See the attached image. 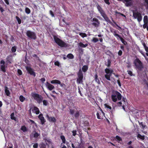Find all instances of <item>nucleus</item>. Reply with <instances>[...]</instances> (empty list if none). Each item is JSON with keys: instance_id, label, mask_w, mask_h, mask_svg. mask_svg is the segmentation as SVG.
<instances>
[{"instance_id": "1", "label": "nucleus", "mask_w": 148, "mask_h": 148, "mask_svg": "<svg viewBox=\"0 0 148 148\" xmlns=\"http://www.w3.org/2000/svg\"><path fill=\"white\" fill-rule=\"evenodd\" d=\"M53 38L55 42L61 47H68V44L58 38L56 36H54Z\"/></svg>"}, {"instance_id": "2", "label": "nucleus", "mask_w": 148, "mask_h": 148, "mask_svg": "<svg viewBox=\"0 0 148 148\" xmlns=\"http://www.w3.org/2000/svg\"><path fill=\"white\" fill-rule=\"evenodd\" d=\"M97 8L101 16L103 17L105 21L111 24L112 23L111 21L101 7L99 5H98L97 6Z\"/></svg>"}, {"instance_id": "3", "label": "nucleus", "mask_w": 148, "mask_h": 148, "mask_svg": "<svg viewBox=\"0 0 148 148\" xmlns=\"http://www.w3.org/2000/svg\"><path fill=\"white\" fill-rule=\"evenodd\" d=\"M112 101L114 102L118 100H120L122 98L121 94L118 91H115L113 92L111 96Z\"/></svg>"}, {"instance_id": "4", "label": "nucleus", "mask_w": 148, "mask_h": 148, "mask_svg": "<svg viewBox=\"0 0 148 148\" xmlns=\"http://www.w3.org/2000/svg\"><path fill=\"white\" fill-rule=\"evenodd\" d=\"M136 68L140 71H142L144 68L143 65L141 61L138 58H136L134 62Z\"/></svg>"}, {"instance_id": "5", "label": "nucleus", "mask_w": 148, "mask_h": 148, "mask_svg": "<svg viewBox=\"0 0 148 148\" xmlns=\"http://www.w3.org/2000/svg\"><path fill=\"white\" fill-rule=\"evenodd\" d=\"M31 95L38 103H40L42 101L43 98L41 95L35 92L32 93Z\"/></svg>"}, {"instance_id": "6", "label": "nucleus", "mask_w": 148, "mask_h": 148, "mask_svg": "<svg viewBox=\"0 0 148 148\" xmlns=\"http://www.w3.org/2000/svg\"><path fill=\"white\" fill-rule=\"evenodd\" d=\"M26 34L28 37L31 39L35 40L36 38V34L34 32L28 30L27 31Z\"/></svg>"}, {"instance_id": "7", "label": "nucleus", "mask_w": 148, "mask_h": 148, "mask_svg": "<svg viewBox=\"0 0 148 148\" xmlns=\"http://www.w3.org/2000/svg\"><path fill=\"white\" fill-rule=\"evenodd\" d=\"M133 16L134 18H137L138 22H140L142 20V16L141 14L138 12H133Z\"/></svg>"}, {"instance_id": "8", "label": "nucleus", "mask_w": 148, "mask_h": 148, "mask_svg": "<svg viewBox=\"0 0 148 148\" xmlns=\"http://www.w3.org/2000/svg\"><path fill=\"white\" fill-rule=\"evenodd\" d=\"M25 68L28 73L34 77L36 76V73L34 72V69L31 66H27L25 67Z\"/></svg>"}, {"instance_id": "9", "label": "nucleus", "mask_w": 148, "mask_h": 148, "mask_svg": "<svg viewBox=\"0 0 148 148\" xmlns=\"http://www.w3.org/2000/svg\"><path fill=\"white\" fill-rule=\"evenodd\" d=\"M92 21L94 22L92 23V25L96 27H99L100 24V22L97 18H93Z\"/></svg>"}, {"instance_id": "10", "label": "nucleus", "mask_w": 148, "mask_h": 148, "mask_svg": "<svg viewBox=\"0 0 148 148\" xmlns=\"http://www.w3.org/2000/svg\"><path fill=\"white\" fill-rule=\"evenodd\" d=\"M0 64H3L2 65H1V71L4 73H5L6 72V68L7 67V65L6 64V65H4L5 64V62L3 60H1L0 61Z\"/></svg>"}, {"instance_id": "11", "label": "nucleus", "mask_w": 148, "mask_h": 148, "mask_svg": "<svg viewBox=\"0 0 148 148\" xmlns=\"http://www.w3.org/2000/svg\"><path fill=\"white\" fill-rule=\"evenodd\" d=\"M12 56L10 55L8 56L6 58V62L7 65L12 63Z\"/></svg>"}, {"instance_id": "12", "label": "nucleus", "mask_w": 148, "mask_h": 148, "mask_svg": "<svg viewBox=\"0 0 148 148\" xmlns=\"http://www.w3.org/2000/svg\"><path fill=\"white\" fill-rule=\"evenodd\" d=\"M46 117L47 118L48 120L50 122L55 123L56 120L55 118L54 117L49 116L48 115H46Z\"/></svg>"}, {"instance_id": "13", "label": "nucleus", "mask_w": 148, "mask_h": 148, "mask_svg": "<svg viewBox=\"0 0 148 148\" xmlns=\"http://www.w3.org/2000/svg\"><path fill=\"white\" fill-rule=\"evenodd\" d=\"M113 70L112 69H110V75L105 74L104 76L106 79L108 81H111L110 77L112 76V74L113 73Z\"/></svg>"}, {"instance_id": "14", "label": "nucleus", "mask_w": 148, "mask_h": 148, "mask_svg": "<svg viewBox=\"0 0 148 148\" xmlns=\"http://www.w3.org/2000/svg\"><path fill=\"white\" fill-rule=\"evenodd\" d=\"M38 118L40 120L41 124L42 125L44 124L46 122V121L44 117L43 116L42 114H40L38 116Z\"/></svg>"}, {"instance_id": "15", "label": "nucleus", "mask_w": 148, "mask_h": 148, "mask_svg": "<svg viewBox=\"0 0 148 148\" xmlns=\"http://www.w3.org/2000/svg\"><path fill=\"white\" fill-rule=\"evenodd\" d=\"M46 86L47 88L50 90H51L55 88V87L53 86L48 82H47Z\"/></svg>"}, {"instance_id": "16", "label": "nucleus", "mask_w": 148, "mask_h": 148, "mask_svg": "<svg viewBox=\"0 0 148 148\" xmlns=\"http://www.w3.org/2000/svg\"><path fill=\"white\" fill-rule=\"evenodd\" d=\"M77 75L78 78H83L84 77L83 74L81 69L79 70L77 73Z\"/></svg>"}, {"instance_id": "17", "label": "nucleus", "mask_w": 148, "mask_h": 148, "mask_svg": "<svg viewBox=\"0 0 148 148\" xmlns=\"http://www.w3.org/2000/svg\"><path fill=\"white\" fill-rule=\"evenodd\" d=\"M5 92L6 95L9 97L10 96V91L8 90V88L6 86H5Z\"/></svg>"}, {"instance_id": "18", "label": "nucleus", "mask_w": 148, "mask_h": 148, "mask_svg": "<svg viewBox=\"0 0 148 148\" xmlns=\"http://www.w3.org/2000/svg\"><path fill=\"white\" fill-rule=\"evenodd\" d=\"M117 32H119V31H116L114 29V31L113 33L114 36L116 37L117 39L118 40H119V38L120 37V36L119 34L116 33Z\"/></svg>"}, {"instance_id": "19", "label": "nucleus", "mask_w": 148, "mask_h": 148, "mask_svg": "<svg viewBox=\"0 0 148 148\" xmlns=\"http://www.w3.org/2000/svg\"><path fill=\"white\" fill-rule=\"evenodd\" d=\"M34 110L35 111V113L37 114H38L40 113V111L38 108L36 107H34V108L32 110V111H33Z\"/></svg>"}, {"instance_id": "20", "label": "nucleus", "mask_w": 148, "mask_h": 148, "mask_svg": "<svg viewBox=\"0 0 148 148\" xmlns=\"http://www.w3.org/2000/svg\"><path fill=\"white\" fill-rule=\"evenodd\" d=\"M51 83L52 84H60V81L57 79L53 80L51 81Z\"/></svg>"}, {"instance_id": "21", "label": "nucleus", "mask_w": 148, "mask_h": 148, "mask_svg": "<svg viewBox=\"0 0 148 148\" xmlns=\"http://www.w3.org/2000/svg\"><path fill=\"white\" fill-rule=\"evenodd\" d=\"M83 78L77 77L76 81L77 83L78 84H82L83 82Z\"/></svg>"}, {"instance_id": "22", "label": "nucleus", "mask_w": 148, "mask_h": 148, "mask_svg": "<svg viewBox=\"0 0 148 148\" xmlns=\"http://www.w3.org/2000/svg\"><path fill=\"white\" fill-rule=\"evenodd\" d=\"M95 81L97 82L98 84H100V81L98 78V76L97 75V73H96L95 76Z\"/></svg>"}, {"instance_id": "23", "label": "nucleus", "mask_w": 148, "mask_h": 148, "mask_svg": "<svg viewBox=\"0 0 148 148\" xmlns=\"http://www.w3.org/2000/svg\"><path fill=\"white\" fill-rule=\"evenodd\" d=\"M32 134H33L34 137L35 138H37L40 136V134L36 131L33 132Z\"/></svg>"}, {"instance_id": "24", "label": "nucleus", "mask_w": 148, "mask_h": 148, "mask_svg": "<svg viewBox=\"0 0 148 148\" xmlns=\"http://www.w3.org/2000/svg\"><path fill=\"white\" fill-rule=\"evenodd\" d=\"M88 69V66L87 65H85L83 66L82 68V70L83 72H85L87 71Z\"/></svg>"}, {"instance_id": "25", "label": "nucleus", "mask_w": 148, "mask_h": 148, "mask_svg": "<svg viewBox=\"0 0 148 148\" xmlns=\"http://www.w3.org/2000/svg\"><path fill=\"white\" fill-rule=\"evenodd\" d=\"M96 115L97 116V117L98 119H103V114H99V113L97 112L96 114Z\"/></svg>"}, {"instance_id": "26", "label": "nucleus", "mask_w": 148, "mask_h": 148, "mask_svg": "<svg viewBox=\"0 0 148 148\" xmlns=\"http://www.w3.org/2000/svg\"><path fill=\"white\" fill-rule=\"evenodd\" d=\"M79 45L81 47L85 48L88 45L87 43L84 44L82 42H80L79 43Z\"/></svg>"}, {"instance_id": "27", "label": "nucleus", "mask_w": 148, "mask_h": 148, "mask_svg": "<svg viewBox=\"0 0 148 148\" xmlns=\"http://www.w3.org/2000/svg\"><path fill=\"white\" fill-rule=\"evenodd\" d=\"M119 38V39H120L122 43H123L124 45H126L127 44V42L125 41L121 36Z\"/></svg>"}, {"instance_id": "28", "label": "nucleus", "mask_w": 148, "mask_h": 148, "mask_svg": "<svg viewBox=\"0 0 148 148\" xmlns=\"http://www.w3.org/2000/svg\"><path fill=\"white\" fill-rule=\"evenodd\" d=\"M67 57L68 58L72 59L74 58V56L72 53H69L67 55Z\"/></svg>"}, {"instance_id": "29", "label": "nucleus", "mask_w": 148, "mask_h": 148, "mask_svg": "<svg viewBox=\"0 0 148 148\" xmlns=\"http://www.w3.org/2000/svg\"><path fill=\"white\" fill-rule=\"evenodd\" d=\"M60 138L62 140L63 143H65L66 142V139L64 135H61L60 136Z\"/></svg>"}, {"instance_id": "30", "label": "nucleus", "mask_w": 148, "mask_h": 148, "mask_svg": "<svg viewBox=\"0 0 148 148\" xmlns=\"http://www.w3.org/2000/svg\"><path fill=\"white\" fill-rule=\"evenodd\" d=\"M111 64V60L110 59H108V60L107 63H106L105 64L106 66L109 67L110 66Z\"/></svg>"}, {"instance_id": "31", "label": "nucleus", "mask_w": 148, "mask_h": 148, "mask_svg": "<svg viewBox=\"0 0 148 148\" xmlns=\"http://www.w3.org/2000/svg\"><path fill=\"white\" fill-rule=\"evenodd\" d=\"M144 22L145 24H147L148 23V17L147 16L145 15L144 17Z\"/></svg>"}, {"instance_id": "32", "label": "nucleus", "mask_w": 148, "mask_h": 148, "mask_svg": "<svg viewBox=\"0 0 148 148\" xmlns=\"http://www.w3.org/2000/svg\"><path fill=\"white\" fill-rule=\"evenodd\" d=\"M79 112L78 111H77L74 114V116L77 119L79 117Z\"/></svg>"}, {"instance_id": "33", "label": "nucleus", "mask_w": 148, "mask_h": 148, "mask_svg": "<svg viewBox=\"0 0 148 148\" xmlns=\"http://www.w3.org/2000/svg\"><path fill=\"white\" fill-rule=\"evenodd\" d=\"M25 12L27 14H29L31 12L30 9L26 7L25 8Z\"/></svg>"}, {"instance_id": "34", "label": "nucleus", "mask_w": 148, "mask_h": 148, "mask_svg": "<svg viewBox=\"0 0 148 148\" xmlns=\"http://www.w3.org/2000/svg\"><path fill=\"white\" fill-rule=\"evenodd\" d=\"M105 72L106 73V74L108 75H110V69L108 68H106L105 70Z\"/></svg>"}, {"instance_id": "35", "label": "nucleus", "mask_w": 148, "mask_h": 148, "mask_svg": "<svg viewBox=\"0 0 148 148\" xmlns=\"http://www.w3.org/2000/svg\"><path fill=\"white\" fill-rule=\"evenodd\" d=\"M137 137L142 140H144L145 139L144 136H142L140 134H138L137 135Z\"/></svg>"}, {"instance_id": "36", "label": "nucleus", "mask_w": 148, "mask_h": 148, "mask_svg": "<svg viewBox=\"0 0 148 148\" xmlns=\"http://www.w3.org/2000/svg\"><path fill=\"white\" fill-rule=\"evenodd\" d=\"M25 99V98L22 95H21L19 97V100L21 102H23Z\"/></svg>"}, {"instance_id": "37", "label": "nucleus", "mask_w": 148, "mask_h": 148, "mask_svg": "<svg viewBox=\"0 0 148 148\" xmlns=\"http://www.w3.org/2000/svg\"><path fill=\"white\" fill-rule=\"evenodd\" d=\"M17 47L16 46L12 47L11 49V51L12 52L14 53L15 52L16 50Z\"/></svg>"}, {"instance_id": "38", "label": "nucleus", "mask_w": 148, "mask_h": 148, "mask_svg": "<svg viewBox=\"0 0 148 148\" xmlns=\"http://www.w3.org/2000/svg\"><path fill=\"white\" fill-rule=\"evenodd\" d=\"M21 130L24 132L27 131V128L25 126H22L21 128Z\"/></svg>"}, {"instance_id": "39", "label": "nucleus", "mask_w": 148, "mask_h": 148, "mask_svg": "<svg viewBox=\"0 0 148 148\" xmlns=\"http://www.w3.org/2000/svg\"><path fill=\"white\" fill-rule=\"evenodd\" d=\"M43 105L44 106H47L49 104V103L47 100H44L42 101Z\"/></svg>"}, {"instance_id": "40", "label": "nucleus", "mask_w": 148, "mask_h": 148, "mask_svg": "<svg viewBox=\"0 0 148 148\" xmlns=\"http://www.w3.org/2000/svg\"><path fill=\"white\" fill-rule=\"evenodd\" d=\"M10 118L12 120L16 121V118L14 116V113H12L10 115Z\"/></svg>"}, {"instance_id": "41", "label": "nucleus", "mask_w": 148, "mask_h": 148, "mask_svg": "<svg viewBox=\"0 0 148 148\" xmlns=\"http://www.w3.org/2000/svg\"><path fill=\"white\" fill-rule=\"evenodd\" d=\"M98 41V39L95 37L93 38L92 40H91L92 42L94 43H96Z\"/></svg>"}, {"instance_id": "42", "label": "nucleus", "mask_w": 148, "mask_h": 148, "mask_svg": "<svg viewBox=\"0 0 148 148\" xmlns=\"http://www.w3.org/2000/svg\"><path fill=\"white\" fill-rule=\"evenodd\" d=\"M16 19L18 24H21V21L20 18L18 16H16Z\"/></svg>"}, {"instance_id": "43", "label": "nucleus", "mask_w": 148, "mask_h": 148, "mask_svg": "<svg viewBox=\"0 0 148 148\" xmlns=\"http://www.w3.org/2000/svg\"><path fill=\"white\" fill-rule=\"evenodd\" d=\"M79 35L83 38L87 36V35L85 33H80Z\"/></svg>"}, {"instance_id": "44", "label": "nucleus", "mask_w": 148, "mask_h": 148, "mask_svg": "<svg viewBox=\"0 0 148 148\" xmlns=\"http://www.w3.org/2000/svg\"><path fill=\"white\" fill-rule=\"evenodd\" d=\"M116 138L117 140L118 141H122V139L119 136L117 135L115 137Z\"/></svg>"}, {"instance_id": "45", "label": "nucleus", "mask_w": 148, "mask_h": 148, "mask_svg": "<svg viewBox=\"0 0 148 148\" xmlns=\"http://www.w3.org/2000/svg\"><path fill=\"white\" fill-rule=\"evenodd\" d=\"M71 146L73 148H81L80 147V145L79 144L78 145L77 147H75V146H74V145L73 143L71 144Z\"/></svg>"}, {"instance_id": "46", "label": "nucleus", "mask_w": 148, "mask_h": 148, "mask_svg": "<svg viewBox=\"0 0 148 148\" xmlns=\"http://www.w3.org/2000/svg\"><path fill=\"white\" fill-rule=\"evenodd\" d=\"M70 113L71 115H73L75 112V110L70 109Z\"/></svg>"}, {"instance_id": "47", "label": "nucleus", "mask_w": 148, "mask_h": 148, "mask_svg": "<svg viewBox=\"0 0 148 148\" xmlns=\"http://www.w3.org/2000/svg\"><path fill=\"white\" fill-rule=\"evenodd\" d=\"M104 106H105V107L107 108L108 109H109L110 110H111L112 109V107L107 104H106V103L105 104Z\"/></svg>"}, {"instance_id": "48", "label": "nucleus", "mask_w": 148, "mask_h": 148, "mask_svg": "<svg viewBox=\"0 0 148 148\" xmlns=\"http://www.w3.org/2000/svg\"><path fill=\"white\" fill-rule=\"evenodd\" d=\"M17 72L18 75H22V72L21 70L20 69H18L17 70Z\"/></svg>"}, {"instance_id": "49", "label": "nucleus", "mask_w": 148, "mask_h": 148, "mask_svg": "<svg viewBox=\"0 0 148 148\" xmlns=\"http://www.w3.org/2000/svg\"><path fill=\"white\" fill-rule=\"evenodd\" d=\"M139 125L140 126H141L143 129H144L145 127V125H144L143 122H141L139 123Z\"/></svg>"}, {"instance_id": "50", "label": "nucleus", "mask_w": 148, "mask_h": 148, "mask_svg": "<svg viewBox=\"0 0 148 148\" xmlns=\"http://www.w3.org/2000/svg\"><path fill=\"white\" fill-rule=\"evenodd\" d=\"M115 13L116 14H120L122 16H123L124 17H125V15H124L123 14H122V13H120V12L117 11H115Z\"/></svg>"}, {"instance_id": "51", "label": "nucleus", "mask_w": 148, "mask_h": 148, "mask_svg": "<svg viewBox=\"0 0 148 148\" xmlns=\"http://www.w3.org/2000/svg\"><path fill=\"white\" fill-rule=\"evenodd\" d=\"M127 72L128 74H129L130 76H132L133 75L132 72L131 71H127Z\"/></svg>"}, {"instance_id": "52", "label": "nucleus", "mask_w": 148, "mask_h": 148, "mask_svg": "<svg viewBox=\"0 0 148 148\" xmlns=\"http://www.w3.org/2000/svg\"><path fill=\"white\" fill-rule=\"evenodd\" d=\"M60 85V86L62 87H63L64 88H65L66 87V85L65 84H64V83H61L60 82V84H59Z\"/></svg>"}, {"instance_id": "53", "label": "nucleus", "mask_w": 148, "mask_h": 148, "mask_svg": "<svg viewBox=\"0 0 148 148\" xmlns=\"http://www.w3.org/2000/svg\"><path fill=\"white\" fill-rule=\"evenodd\" d=\"M54 64L56 66H59L60 65V63L58 61H57L54 62Z\"/></svg>"}, {"instance_id": "54", "label": "nucleus", "mask_w": 148, "mask_h": 148, "mask_svg": "<svg viewBox=\"0 0 148 148\" xmlns=\"http://www.w3.org/2000/svg\"><path fill=\"white\" fill-rule=\"evenodd\" d=\"M38 147V143H35L33 145V147L34 148H37Z\"/></svg>"}, {"instance_id": "55", "label": "nucleus", "mask_w": 148, "mask_h": 148, "mask_svg": "<svg viewBox=\"0 0 148 148\" xmlns=\"http://www.w3.org/2000/svg\"><path fill=\"white\" fill-rule=\"evenodd\" d=\"M77 131L76 130H73L72 131L73 136H75L76 135Z\"/></svg>"}, {"instance_id": "56", "label": "nucleus", "mask_w": 148, "mask_h": 148, "mask_svg": "<svg viewBox=\"0 0 148 148\" xmlns=\"http://www.w3.org/2000/svg\"><path fill=\"white\" fill-rule=\"evenodd\" d=\"M104 2L108 5H109L110 4V2L109 1V0H104Z\"/></svg>"}, {"instance_id": "57", "label": "nucleus", "mask_w": 148, "mask_h": 148, "mask_svg": "<svg viewBox=\"0 0 148 148\" xmlns=\"http://www.w3.org/2000/svg\"><path fill=\"white\" fill-rule=\"evenodd\" d=\"M49 13L51 15L52 17H53L54 16V15L52 11L51 10H50Z\"/></svg>"}, {"instance_id": "58", "label": "nucleus", "mask_w": 148, "mask_h": 148, "mask_svg": "<svg viewBox=\"0 0 148 148\" xmlns=\"http://www.w3.org/2000/svg\"><path fill=\"white\" fill-rule=\"evenodd\" d=\"M29 121L32 123V124H34L35 125H36V123H35V122L32 120L29 119Z\"/></svg>"}, {"instance_id": "59", "label": "nucleus", "mask_w": 148, "mask_h": 148, "mask_svg": "<svg viewBox=\"0 0 148 148\" xmlns=\"http://www.w3.org/2000/svg\"><path fill=\"white\" fill-rule=\"evenodd\" d=\"M40 146L41 148H46L45 145L43 144H41Z\"/></svg>"}, {"instance_id": "60", "label": "nucleus", "mask_w": 148, "mask_h": 148, "mask_svg": "<svg viewBox=\"0 0 148 148\" xmlns=\"http://www.w3.org/2000/svg\"><path fill=\"white\" fill-rule=\"evenodd\" d=\"M122 54V51L121 50H119L118 52V54L119 56H121Z\"/></svg>"}, {"instance_id": "61", "label": "nucleus", "mask_w": 148, "mask_h": 148, "mask_svg": "<svg viewBox=\"0 0 148 148\" xmlns=\"http://www.w3.org/2000/svg\"><path fill=\"white\" fill-rule=\"evenodd\" d=\"M122 104V103L121 101L117 103V105L119 107L121 106Z\"/></svg>"}, {"instance_id": "62", "label": "nucleus", "mask_w": 148, "mask_h": 148, "mask_svg": "<svg viewBox=\"0 0 148 148\" xmlns=\"http://www.w3.org/2000/svg\"><path fill=\"white\" fill-rule=\"evenodd\" d=\"M40 80L41 81V82L43 83H44V82L45 81V79L44 78L42 77L40 79Z\"/></svg>"}, {"instance_id": "63", "label": "nucleus", "mask_w": 148, "mask_h": 148, "mask_svg": "<svg viewBox=\"0 0 148 148\" xmlns=\"http://www.w3.org/2000/svg\"><path fill=\"white\" fill-rule=\"evenodd\" d=\"M117 83L119 85V87H121V82H120V81L119 80V79H118L117 80Z\"/></svg>"}, {"instance_id": "64", "label": "nucleus", "mask_w": 148, "mask_h": 148, "mask_svg": "<svg viewBox=\"0 0 148 148\" xmlns=\"http://www.w3.org/2000/svg\"><path fill=\"white\" fill-rule=\"evenodd\" d=\"M147 24H145L143 25V27L144 29H145L147 27Z\"/></svg>"}]
</instances>
